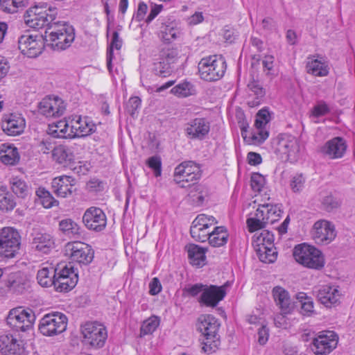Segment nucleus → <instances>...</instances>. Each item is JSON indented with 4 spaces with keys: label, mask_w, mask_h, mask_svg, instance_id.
<instances>
[{
    "label": "nucleus",
    "mask_w": 355,
    "mask_h": 355,
    "mask_svg": "<svg viewBox=\"0 0 355 355\" xmlns=\"http://www.w3.org/2000/svg\"><path fill=\"white\" fill-rule=\"evenodd\" d=\"M74 39V28L66 22L56 21L45 31V42L53 51H61L68 49Z\"/></svg>",
    "instance_id": "f257e3e1"
},
{
    "label": "nucleus",
    "mask_w": 355,
    "mask_h": 355,
    "mask_svg": "<svg viewBox=\"0 0 355 355\" xmlns=\"http://www.w3.org/2000/svg\"><path fill=\"white\" fill-rule=\"evenodd\" d=\"M220 323L211 315L199 317L197 329L203 336L202 350L208 354L214 352L219 347L220 336L218 334Z\"/></svg>",
    "instance_id": "f03ea898"
},
{
    "label": "nucleus",
    "mask_w": 355,
    "mask_h": 355,
    "mask_svg": "<svg viewBox=\"0 0 355 355\" xmlns=\"http://www.w3.org/2000/svg\"><path fill=\"white\" fill-rule=\"evenodd\" d=\"M82 343L89 349L103 348L107 339V331L105 325L98 322H87L80 326Z\"/></svg>",
    "instance_id": "7ed1b4c3"
},
{
    "label": "nucleus",
    "mask_w": 355,
    "mask_h": 355,
    "mask_svg": "<svg viewBox=\"0 0 355 355\" xmlns=\"http://www.w3.org/2000/svg\"><path fill=\"white\" fill-rule=\"evenodd\" d=\"M57 15L55 8H46L44 6H35L30 8L24 15V21L28 26L34 29H41L49 26L56 21H54Z\"/></svg>",
    "instance_id": "20e7f679"
},
{
    "label": "nucleus",
    "mask_w": 355,
    "mask_h": 355,
    "mask_svg": "<svg viewBox=\"0 0 355 355\" xmlns=\"http://www.w3.org/2000/svg\"><path fill=\"white\" fill-rule=\"evenodd\" d=\"M226 62L221 55H213L201 59L198 63L200 78L206 81H217L223 77Z\"/></svg>",
    "instance_id": "39448f33"
},
{
    "label": "nucleus",
    "mask_w": 355,
    "mask_h": 355,
    "mask_svg": "<svg viewBox=\"0 0 355 355\" xmlns=\"http://www.w3.org/2000/svg\"><path fill=\"white\" fill-rule=\"evenodd\" d=\"M275 154L281 159L291 162L297 160L300 156V143L298 139L288 134L278 135L272 143Z\"/></svg>",
    "instance_id": "423d86ee"
},
{
    "label": "nucleus",
    "mask_w": 355,
    "mask_h": 355,
    "mask_svg": "<svg viewBox=\"0 0 355 355\" xmlns=\"http://www.w3.org/2000/svg\"><path fill=\"white\" fill-rule=\"evenodd\" d=\"M293 254L297 262L309 268L319 270L324 265L321 251L314 245H295Z\"/></svg>",
    "instance_id": "0eeeda50"
},
{
    "label": "nucleus",
    "mask_w": 355,
    "mask_h": 355,
    "mask_svg": "<svg viewBox=\"0 0 355 355\" xmlns=\"http://www.w3.org/2000/svg\"><path fill=\"white\" fill-rule=\"evenodd\" d=\"M67 326V316L60 312L44 315L40 320L39 331L46 336H53L64 331Z\"/></svg>",
    "instance_id": "6e6552de"
},
{
    "label": "nucleus",
    "mask_w": 355,
    "mask_h": 355,
    "mask_svg": "<svg viewBox=\"0 0 355 355\" xmlns=\"http://www.w3.org/2000/svg\"><path fill=\"white\" fill-rule=\"evenodd\" d=\"M78 280V272L71 263H60L55 268L54 287L57 291L62 292L72 289Z\"/></svg>",
    "instance_id": "1a4fd4ad"
},
{
    "label": "nucleus",
    "mask_w": 355,
    "mask_h": 355,
    "mask_svg": "<svg viewBox=\"0 0 355 355\" xmlns=\"http://www.w3.org/2000/svg\"><path fill=\"white\" fill-rule=\"evenodd\" d=\"M35 320V315L30 309L17 307L11 309L6 318L8 325L17 331L25 332L31 329Z\"/></svg>",
    "instance_id": "9d476101"
},
{
    "label": "nucleus",
    "mask_w": 355,
    "mask_h": 355,
    "mask_svg": "<svg viewBox=\"0 0 355 355\" xmlns=\"http://www.w3.org/2000/svg\"><path fill=\"white\" fill-rule=\"evenodd\" d=\"M201 176L200 165L193 161L182 162L174 171V181L182 188L187 187L186 183L198 180Z\"/></svg>",
    "instance_id": "9b49d317"
},
{
    "label": "nucleus",
    "mask_w": 355,
    "mask_h": 355,
    "mask_svg": "<svg viewBox=\"0 0 355 355\" xmlns=\"http://www.w3.org/2000/svg\"><path fill=\"white\" fill-rule=\"evenodd\" d=\"M338 336L333 331H322L312 338L311 349L315 355H327L336 347Z\"/></svg>",
    "instance_id": "f8f14e48"
},
{
    "label": "nucleus",
    "mask_w": 355,
    "mask_h": 355,
    "mask_svg": "<svg viewBox=\"0 0 355 355\" xmlns=\"http://www.w3.org/2000/svg\"><path fill=\"white\" fill-rule=\"evenodd\" d=\"M44 42L42 35H23L18 39V48L23 55L33 58L42 53Z\"/></svg>",
    "instance_id": "ddd939ff"
},
{
    "label": "nucleus",
    "mask_w": 355,
    "mask_h": 355,
    "mask_svg": "<svg viewBox=\"0 0 355 355\" xmlns=\"http://www.w3.org/2000/svg\"><path fill=\"white\" fill-rule=\"evenodd\" d=\"M209 131L210 123L207 119L202 117L191 119L184 128L187 137L192 140L205 139Z\"/></svg>",
    "instance_id": "4468645a"
},
{
    "label": "nucleus",
    "mask_w": 355,
    "mask_h": 355,
    "mask_svg": "<svg viewBox=\"0 0 355 355\" xmlns=\"http://www.w3.org/2000/svg\"><path fill=\"white\" fill-rule=\"evenodd\" d=\"M83 222L88 230L101 232L106 227L107 218L101 209L91 207L85 211Z\"/></svg>",
    "instance_id": "2eb2a0df"
},
{
    "label": "nucleus",
    "mask_w": 355,
    "mask_h": 355,
    "mask_svg": "<svg viewBox=\"0 0 355 355\" xmlns=\"http://www.w3.org/2000/svg\"><path fill=\"white\" fill-rule=\"evenodd\" d=\"M65 110L64 102L58 96L44 98L38 105L39 112L46 117H59Z\"/></svg>",
    "instance_id": "dca6fc26"
},
{
    "label": "nucleus",
    "mask_w": 355,
    "mask_h": 355,
    "mask_svg": "<svg viewBox=\"0 0 355 355\" xmlns=\"http://www.w3.org/2000/svg\"><path fill=\"white\" fill-rule=\"evenodd\" d=\"M347 145L345 140L340 137H336L328 140L320 148V152L331 159L342 158L346 153Z\"/></svg>",
    "instance_id": "f3484780"
},
{
    "label": "nucleus",
    "mask_w": 355,
    "mask_h": 355,
    "mask_svg": "<svg viewBox=\"0 0 355 355\" xmlns=\"http://www.w3.org/2000/svg\"><path fill=\"white\" fill-rule=\"evenodd\" d=\"M0 352L3 355H26L23 341L10 334L0 336Z\"/></svg>",
    "instance_id": "a211bd4d"
},
{
    "label": "nucleus",
    "mask_w": 355,
    "mask_h": 355,
    "mask_svg": "<svg viewBox=\"0 0 355 355\" xmlns=\"http://www.w3.org/2000/svg\"><path fill=\"white\" fill-rule=\"evenodd\" d=\"M71 137H83L89 135L95 131V125L89 118L76 115L70 121Z\"/></svg>",
    "instance_id": "6ab92c4d"
},
{
    "label": "nucleus",
    "mask_w": 355,
    "mask_h": 355,
    "mask_svg": "<svg viewBox=\"0 0 355 355\" xmlns=\"http://www.w3.org/2000/svg\"><path fill=\"white\" fill-rule=\"evenodd\" d=\"M1 127L8 136H17L24 132L26 127L25 119L20 114H11L2 119Z\"/></svg>",
    "instance_id": "aec40b11"
},
{
    "label": "nucleus",
    "mask_w": 355,
    "mask_h": 355,
    "mask_svg": "<svg viewBox=\"0 0 355 355\" xmlns=\"http://www.w3.org/2000/svg\"><path fill=\"white\" fill-rule=\"evenodd\" d=\"M318 300L327 307L336 304L340 299V291L336 286L323 285L313 288Z\"/></svg>",
    "instance_id": "412c9836"
},
{
    "label": "nucleus",
    "mask_w": 355,
    "mask_h": 355,
    "mask_svg": "<svg viewBox=\"0 0 355 355\" xmlns=\"http://www.w3.org/2000/svg\"><path fill=\"white\" fill-rule=\"evenodd\" d=\"M334 225L327 220H318L313 225V236L316 243L331 242L336 237Z\"/></svg>",
    "instance_id": "4be33fe9"
},
{
    "label": "nucleus",
    "mask_w": 355,
    "mask_h": 355,
    "mask_svg": "<svg viewBox=\"0 0 355 355\" xmlns=\"http://www.w3.org/2000/svg\"><path fill=\"white\" fill-rule=\"evenodd\" d=\"M225 295L226 291L224 286L207 285L205 290L200 297L199 302L207 306L215 307L219 302L223 300Z\"/></svg>",
    "instance_id": "5701e85b"
},
{
    "label": "nucleus",
    "mask_w": 355,
    "mask_h": 355,
    "mask_svg": "<svg viewBox=\"0 0 355 355\" xmlns=\"http://www.w3.org/2000/svg\"><path fill=\"white\" fill-rule=\"evenodd\" d=\"M75 179L71 176L61 175L53 179L51 187L53 192L61 198L71 196L75 191Z\"/></svg>",
    "instance_id": "b1692460"
},
{
    "label": "nucleus",
    "mask_w": 355,
    "mask_h": 355,
    "mask_svg": "<svg viewBox=\"0 0 355 355\" xmlns=\"http://www.w3.org/2000/svg\"><path fill=\"white\" fill-rule=\"evenodd\" d=\"M60 230L66 235L69 237H73L76 239L73 241L68 242L67 244H75L79 243L80 244H86L85 242L79 241V239H85L84 234L81 235L80 227L71 219L67 218L62 220L59 223Z\"/></svg>",
    "instance_id": "393cba45"
},
{
    "label": "nucleus",
    "mask_w": 355,
    "mask_h": 355,
    "mask_svg": "<svg viewBox=\"0 0 355 355\" xmlns=\"http://www.w3.org/2000/svg\"><path fill=\"white\" fill-rule=\"evenodd\" d=\"M282 205L281 204H263L259 205L258 209L261 212L260 215L264 217L266 223L273 224L279 220L283 213Z\"/></svg>",
    "instance_id": "a878e982"
},
{
    "label": "nucleus",
    "mask_w": 355,
    "mask_h": 355,
    "mask_svg": "<svg viewBox=\"0 0 355 355\" xmlns=\"http://www.w3.org/2000/svg\"><path fill=\"white\" fill-rule=\"evenodd\" d=\"M20 159L18 149L11 144L4 143L0 145V159L6 165H15Z\"/></svg>",
    "instance_id": "bb28decb"
},
{
    "label": "nucleus",
    "mask_w": 355,
    "mask_h": 355,
    "mask_svg": "<svg viewBox=\"0 0 355 355\" xmlns=\"http://www.w3.org/2000/svg\"><path fill=\"white\" fill-rule=\"evenodd\" d=\"M188 258L190 264L201 268L206 264L207 248H201L199 245H186Z\"/></svg>",
    "instance_id": "cd10ccee"
},
{
    "label": "nucleus",
    "mask_w": 355,
    "mask_h": 355,
    "mask_svg": "<svg viewBox=\"0 0 355 355\" xmlns=\"http://www.w3.org/2000/svg\"><path fill=\"white\" fill-rule=\"evenodd\" d=\"M71 250L70 258L73 261L78 262L80 264L88 265L94 259V252L91 245H85L80 248H77L73 245Z\"/></svg>",
    "instance_id": "c85d7f7f"
},
{
    "label": "nucleus",
    "mask_w": 355,
    "mask_h": 355,
    "mask_svg": "<svg viewBox=\"0 0 355 355\" xmlns=\"http://www.w3.org/2000/svg\"><path fill=\"white\" fill-rule=\"evenodd\" d=\"M272 295L277 305L281 309L282 314H288L292 309L288 293L281 286H275L272 289Z\"/></svg>",
    "instance_id": "c756f323"
},
{
    "label": "nucleus",
    "mask_w": 355,
    "mask_h": 355,
    "mask_svg": "<svg viewBox=\"0 0 355 355\" xmlns=\"http://www.w3.org/2000/svg\"><path fill=\"white\" fill-rule=\"evenodd\" d=\"M70 121L60 120L49 125L48 133L55 138H71Z\"/></svg>",
    "instance_id": "7c9ffc66"
},
{
    "label": "nucleus",
    "mask_w": 355,
    "mask_h": 355,
    "mask_svg": "<svg viewBox=\"0 0 355 355\" xmlns=\"http://www.w3.org/2000/svg\"><path fill=\"white\" fill-rule=\"evenodd\" d=\"M52 156L53 159L64 165H68L73 162L74 155L71 149L64 145H59L52 150Z\"/></svg>",
    "instance_id": "2f4dec72"
},
{
    "label": "nucleus",
    "mask_w": 355,
    "mask_h": 355,
    "mask_svg": "<svg viewBox=\"0 0 355 355\" xmlns=\"http://www.w3.org/2000/svg\"><path fill=\"white\" fill-rule=\"evenodd\" d=\"M306 71L315 76L324 77L329 74V67L324 60L313 58L306 62Z\"/></svg>",
    "instance_id": "473e14b6"
},
{
    "label": "nucleus",
    "mask_w": 355,
    "mask_h": 355,
    "mask_svg": "<svg viewBox=\"0 0 355 355\" xmlns=\"http://www.w3.org/2000/svg\"><path fill=\"white\" fill-rule=\"evenodd\" d=\"M8 286L12 291L22 293L29 286V282L26 277L19 271L10 275Z\"/></svg>",
    "instance_id": "72a5a7b5"
},
{
    "label": "nucleus",
    "mask_w": 355,
    "mask_h": 355,
    "mask_svg": "<svg viewBox=\"0 0 355 355\" xmlns=\"http://www.w3.org/2000/svg\"><path fill=\"white\" fill-rule=\"evenodd\" d=\"M254 248L259 260L263 263H273L277 257V251L275 245H256Z\"/></svg>",
    "instance_id": "f704fd0d"
},
{
    "label": "nucleus",
    "mask_w": 355,
    "mask_h": 355,
    "mask_svg": "<svg viewBox=\"0 0 355 355\" xmlns=\"http://www.w3.org/2000/svg\"><path fill=\"white\" fill-rule=\"evenodd\" d=\"M189 196L196 205H201L208 195V189L206 186L200 184H189Z\"/></svg>",
    "instance_id": "c9c22d12"
},
{
    "label": "nucleus",
    "mask_w": 355,
    "mask_h": 355,
    "mask_svg": "<svg viewBox=\"0 0 355 355\" xmlns=\"http://www.w3.org/2000/svg\"><path fill=\"white\" fill-rule=\"evenodd\" d=\"M248 87L251 92L250 95L254 96V99L249 100L248 104L250 107H256L260 105L266 92L258 80H252L248 84Z\"/></svg>",
    "instance_id": "e433bc0d"
},
{
    "label": "nucleus",
    "mask_w": 355,
    "mask_h": 355,
    "mask_svg": "<svg viewBox=\"0 0 355 355\" xmlns=\"http://www.w3.org/2000/svg\"><path fill=\"white\" fill-rule=\"evenodd\" d=\"M216 223H217V221L214 216L204 214H199L193 221L190 232L191 234L199 233V230H202V229L207 230L210 225Z\"/></svg>",
    "instance_id": "4c0bfd02"
},
{
    "label": "nucleus",
    "mask_w": 355,
    "mask_h": 355,
    "mask_svg": "<svg viewBox=\"0 0 355 355\" xmlns=\"http://www.w3.org/2000/svg\"><path fill=\"white\" fill-rule=\"evenodd\" d=\"M21 236L14 227H5L0 229V244H21Z\"/></svg>",
    "instance_id": "58836bf2"
},
{
    "label": "nucleus",
    "mask_w": 355,
    "mask_h": 355,
    "mask_svg": "<svg viewBox=\"0 0 355 355\" xmlns=\"http://www.w3.org/2000/svg\"><path fill=\"white\" fill-rule=\"evenodd\" d=\"M181 32L173 21L162 23L160 27V37L167 43L171 42L180 36Z\"/></svg>",
    "instance_id": "ea45409f"
},
{
    "label": "nucleus",
    "mask_w": 355,
    "mask_h": 355,
    "mask_svg": "<svg viewBox=\"0 0 355 355\" xmlns=\"http://www.w3.org/2000/svg\"><path fill=\"white\" fill-rule=\"evenodd\" d=\"M16 206L14 196L6 187H0V211L8 212L12 211Z\"/></svg>",
    "instance_id": "a19ab883"
},
{
    "label": "nucleus",
    "mask_w": 355,
    "mask_h": 355,
    "mask_svg": "<svg viewBox=\"0 0 355 355\" xmlns=\"http://www.w3.org/2000/svg\"><path fill=\"white\" fill-rule=\"evenodd\" d=\"M10 184L12 192L17 197L24 198L29 194V187L21 179L17 177L12 178L10 180Z\"/></svg>",
    "instance_id": "79ce46f5"
},
{
    "label": "nucleus",
    "mask_w": 355,
    "mask_h": 355,
    "mask_svg": "<svg viewBox=\"0 0 355 355\" xmlns=\"http://www.w3.org/2000/svg\"><path fill=\"white\" fill-rule=\"evenodd\" d=\"M151 70L155 75L161 77H168L173 71L172 67L164 60H161L159 56L153 60Z\"/></svg>",
    "instance_id": "37998d69"
},
{
    "label": "nucleus",
    "mask_w": 355,
    "mask_h": 355,
    "mask_svg": "<svg viewBox=\"0 0 355 355\" xmlns=\"http://www.w3.org/2000/svg\"><path fill=\"white\" fill-rule=\"evenodd\" d=\"M228 233L225 227H216L208 236L209 244H225L227 242Z\"/></svg>",
    "instance_id": "c03bdc74"
},
{
    "label": "nucleus",
    "mask_w": 355,
    "mask_h": 355,
    "mask_svg": "<svg viewBox=\"0 0 355 355\" xmlns=\"http://www.w3.org/2000/svg\"><path fill=\"white\" fill-rule=\"evenodd\" d=\"M122 46V40L119 38L117 31H114L110 45L107 51V67L110 73H112V62L114 58L113 49L119 50Z\"/></svg>",
    "instance_id": "a18cd8bd"
},
{
    "label": "nucleus",
    "mask_w": 355,
    "mask_h": 355,
    "mask_svg": "<svg viewBox=\"0 0 355 355\" xmlns=\"http://www.w3.org/2000/svg\"><path fill=\"white\" fill-rule=\"evenodd\" d=\"M28 0H0L1 9L8 13H15L26 7Z\"/></svg>",
    "instance_id": "49530a36"
},
{
    "label": "nucleus",
    "mask_w": 355,
    "mask_h": 355,
    "mask_svg": "<svg viewBox=\"0 0 355 355\" xmlns=\"http://www.w3.org/2000/svg\"><path fill=\"white\" fill-rule=\"evenodd\" d=\"M260 214L261 212L257 208L254 216L247 219L246 223L250 232H252L263 229L268 224L265 220L264 217L261 216Z\"/></svg>",
    "instance_id": "de8ad7c7"
},
{
    "label": "nucleus",
    "mask_w": 355,
    "mask_h": 355,
    "mask_svg": "<svg viewBox=\"0 0 355 355\" xmlns=\"http://www.w3.org/2000/svg\"><path fill=\"white\" fill-rule=\"evenodd\" d=\"M159 324V319L157 316H151L141 324L140 329L141 336L153 334Z\"/></svg>",
    "instance_id": "09e8293b"
},
{
    "label": "nucleus",
    "mask_w": 355,
    "mask_h": 355,
    "mask_svg": "<svg viewBox=\"0 0 355 355\" xmlns=\"http://www.w3.org/2000/svg\"><path fill=\"white\" fill-rule=\"evenodd\" d=\"M306 178L302 173H296L291 177L289 186L293 193H299L305 187Z\"/></svg>",
    "instance_id": "8fccbe9b"
},
{
    "label": "nucleus",
    "mask_w": 355,
    "mask_h": 355,
    "mask_svg": "<svg viewBox=\"0 0 355 355\" xmlns=\"http://www.w3.org/2000/svg\"><path fill=\"white\" fill-rule=\"evenodd\" d=\"M49 270L47 268H43L38 270L37 274V279L38 283L44 287H49L52 285L54 286L55 274L53 277L49 276Z\"/></svg>",
    "instance_id": "3c124183"
},
{
    "label": "nucleus",
    "mask_w": 355,
    "mask_h": 355,
    "mask_svg": "<svg viewBox=\"0 0 355 355\" xmlns=\"http://www.w3.org/2000/svg\"><path fill=\"white\" fill-rule=\"evenodd\" d=\"M178 55L179 53L177 49L168 48L162 49L158 56L161 60H164L171 67L177 61Z\"/></svg>",
    "instance_id": "603ef678"
},
{
    "label": "nucleus",
    "mask_w": 355,
    "mask_h": 355,
    "mask_svg": "<svg viewBox=\"0 0 355 355\" xmlns=\"http://www.w3.org/2000/svg\"><path fill=\"white\" fill-rule=\"evenodd\" d=\"M252 239L255 244H273L274 235L268 230H263L259 233H256Z\"/></svg>",
    "instance_id": "864d4df0"
},
{
    "label": "nucleus",
    "mask_w": 355,
    "mask_h": 355,
    "mask_svg": "<svg viewBox=\"0 0 355 355\" xmlns=\"http://www.w3.org/2000/svg\"><path fill=\"white\" fill-rule=\"evenodd\" d=\"M270 121V116L268 109L263 108L259 110L254 121L255 128H265L268 123Z\"/></svg>",
    "instance_id": "5fc2aeb1"
},
{
    "label": "nucleus",
    "mask_w": 355,
    "mask_h": 355,
    "mask_svg": "<svg viewBox=\"0 0 355 355\" xmlns=\"http://www.w3.org/2000/svg\"><path fill=\"white\" fill-rule=\"evenodd\" d=\"M192 85L189 82H184L177 85L171 89V92L180 97H187L191 94Z\"/></svg>",
    "instance_id": "6e6d98bb"
},
{
    "label": "nucleus",
    "mask_w": 355,
    "mask_h": 355,
    "mask_svg": "<svg viewBox=\"0 0 355 355\" xmlns=\"http://www.w3.org/2000/svg\"><path fill=\"white\" fill-rule=\"evenodd\" d=\"M20 245H0V258L11 259L18 254Z\"/></svg>",
    "instance_id": "4d7b16f0"
},
{
    "label": "nucleus",
    "mask_w": 355,
    "mask_h": 355,
    "mask_svg": "<svg viewBox=\"0 0 355 355\" xmlns=\"http://www.w3.org/2000/svg\"><path fill=\"white\" fill-rule=\"evenodd\" d=\"M321 204L324 209L331 211L340 206V202L331 195H329L322 199Z\"/></svg>",
    "instance_id": "13d9d810"
},
{
    "label": "nucleus",
    "mask_w": 355,
    "mask_h": 355,
    "mask_svg": "<svg viewBox=\"0 0 355 355\" xmlns=\"http://www.w3.org/2000/svg\"><path fill=\"white\" fill-rule=\"evenodd\" d=\"M330 112V108L328 105L324 102H319L311 110V116L318 118L327 115Z\"/></svg>",
    "instance_id": "bf43d9fd"
},
{
    "label": "nucleus",
    "mask_w": 355,
    "mask_h": 355,
    "mask_svg": "<svg viewBox=\"0 0 355 355\" xmlns=\"http://www.w3.org/2000/svg\"><path fill=\"white\" fill-rule=\"evenodd\" d=\"M269 133L265 128H256L251 136L252 142L254 144H261L268 137Z\"/></svg>",
    "instance_id": "052dcab7"
},
{
    "label": "nucleus",
    "mask_w": 355,
    "mask_h": 355,
    "mask_svg": "<svg viewBox=\"0 0 355 355\" xmlns=\"http://www.w3.org/2000/svg\"><path fill=\"white\" fill-rule=\"evenodd\" d=\"M265 184L264 177L259 173H253L251 176V187L254 191L260 192Z\"/></svg>",
    "instance_id": "680f3d73"
},
{
    "label": "nucleus",
    "mask_w": 355,
    "mask_h": 355,
    "mask_svg": "<svg viewBox=\"0 0 355 355\" xmlns=\"http://www.w3.org/2000/svg\"><path fill=\"white\" fill-rule=\"evenodd\" d=\"M148 166L154 171L155 177H159L162 174V162L158 156H153L148 158L147 161Z\"/></svg>",
    "instance_id": "e2e57ef3"
},
{
    "label": "nucleus",
    "mask_w": 355,
    "mask_h": 355,
    "mask_svg": "<svg viewBox=\"0 0 355 355\" xmlns=\"http://www.w3.org/2000/svg\"><path fill=\"white\" fill-rule=\"evenodd\" d=\"M207 285L202 284H196L193 285L188 286L183 289V292L188 296L196 297L199 293H202L205 290Z\"/></svg>",
    "instance_id": "0e129e2a"
},
{
    "label": "nucleus",
    "mask_w": 355,
    "mask_h": 355,
    "mask_svg": "<svg viewBox=\"0 0 355 355\" xmlns=\"http://www.w3.org/2000/svg\"><path fill=\"white\" fill-rule=\"evenodd\" d=\"M141 105V99L137 96L130 98L126 104V111L132 116H134L135 112Z\"/></svg>",
    "instance_id": "69168bd1"
},
{
    "label": "nucleus",
    "mask_w": 355,
    "mask_h": 355,
    "mask_svg": "<svg viewBox=\"0 0 355 355\" xmlns=\"http://www.w3.org/2000/svg\"><path fill=\"white\" fill-rule=\"evenodd\" d=\"M274 56L271 55H268L264 56L262 60V65L263 68V71L266 72V75H272L273 73V67H274Z\"/></svg>",
    "instance_id": "338daca9"
},
{
    "label": "nucleus",
    "mask_w": 355,
    "mask_h": 355,
    "mask_svg": "<svg viewBox=\"0 0 355 355\" xmlns=\"http://www.w3.org/2000/svg\"><path fill=\"white\" fill-rule=\"evenodd\" d=\"M204 21V15L202 12H195L193 15L188 17L186 19L187 24L189 26H196Z\"/></svg>",
    "instance_id": "774afa93"
}]
</instances>
